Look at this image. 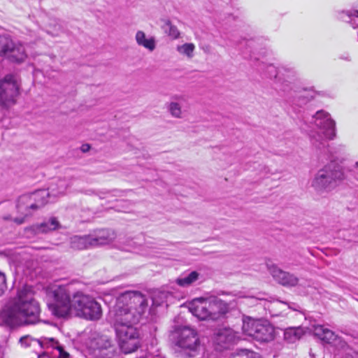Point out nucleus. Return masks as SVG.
Instances as JSON below:
<instances>
[{"label": "nucleus", "mask_w": 358, "mask_h": 358, "mask_svg": "<svg viewBox=\"0 0 358 358\" xmlns=\"http://www.w3.org/2000/svg\"><path fill=\"white\" fill-rule=\"evenodd\" d=\"M147 308L145 296L138 291H127L117 299L110 314L120 348L124 354L134 352L140 345L139 333L134 324L139 322Z\"/></svg>", "instance_id": "nucleus-1"}, {"label": "nucleus", "mask_w": 358, "mask_h": 358, "mask_svg": "<svg viewBox=\"0 0 358 358\" xmlns=\"http://www.w3.org/2000/svg\"><path fill=\"white\" fill-rule=\"evenodd\" d=\"M54 302L48 303L49 310L58 317H64L73 308L77 315L90 320H97L102 315L101 305L92 296L81 292L71 297L69 285H60L52 291Z\"/></svg>", "instance_id": "nucleus-2"}, {"label": "nucleus", "mask_w": 358, "mask_h": 358, "mask_svg": "<svg viewBox=\"0 0 358 358\" xmlns=\"http://www.w3.org/2000/svg\"><path fill=\"white\" fill-rule=\"evenodd\" d=\"M40 312L39 303L34 298L31 287L24 286L18 290L13 304L0 313V322L10 327L36 324L39 321Z\"/></svg>", "instance_id": "nucleus-3"}, {"label": "nucleus", "mask_w": 358, "mask_h": 358, "mask_svg": "<svg viewBox=\"0 0 358 358\" xmlns=\"http://www.w3.org/2000/svg\"><path fill=\"white\" fill-rule=\"evenodd\" d=\"M344 178L343 167L332 161L317 172L311 182V186L319 194L329 192Z\"/></svg>", "instance_id": "nucleus-4"}, {"label": "nucleus", "mask_w": 358, "mask_h": 358, "mask_svg": "<svg viewBox=\"0 0 358 358\" xmlns=\"http://www.w3.org/2000/svg\"><path fill=\"white\" fill-rule=\"evenodd\" d=\"M189 310L200 320H216L229 311V307L227 303L217 298L196 299L189 304Z\"/></svg>", "instance_id": "nucleus-5"}, {"label": "nucleus", "mask_w": 358, "mask_h": 358, "mask_svg": "<svg viewBox=\"0 0 358 358\" xmlns=\"http://www.w3.org/2000/svg\"><path fill=\"white\" fill-rule=\"evenodd\" d=\"M174 344L187 357H195L200 352L201 343L197 331L188 326L178 327L173 333Z\"/></svg>", "instance_id": "nucleus-6"}, {"label": "nucleus", "mask_w": 358, "mask_h": 358, "mask_svg": "<svg viewBox=\"0 0 358 358\" xmlns=\"http://www.w3.org/2000/svg\"><path fill=\"white\" fill-rule=\"evenodd\" d=\"M243 333L260 343H268L275 338L273 327L266 320L250 317L243 320Z\"/></svg>", "instance_id": "nucleus-7"}, {"label": "nucleus", "mask_w": 358, "mask_h": 358, "mask_svg": "<svg viewBox=\"0 0 358 358\" xmlns=\"http://www.w3.org/2000/svg\"><path fill=\"white\" fill-rule=\"evenodd\" d=\"M48 193L44 189L22 194L17 201V210L25 217L31 215V210H37L48 203Z\"/></svg>", "instance_id": "nucleus-8"}, {"label": "nucleus", "mask_w": 358, "mask_h": 358, "mask_svg": "<svg viewBox=\"0 0 358 358\" xmlns=\"http://www.w3.org/2000/svg\"><path fill=\"white\" fill-rule=\"evenodd\" d=\"M0 56L10 62L21 64L27 59V54L21 42L13 40L9 35H0Z\"/></svg>", "instance_id": "nucleus-9"}, {"label": "nucleus", "mask_w": 358, "mask_h": 358, "mask_svg": "<svg viewBox=\"0 0 358 358\" xmlns=\"http://www.w3.org/2000/svg\"><path fill=\"white\" fill-rule=\"evenodd\" d=\"M305 122L318 129L325 139L331 140L336 136V123L330 114L324 110H318L310 120H305Z\"/></svg>", "instance_id": "nucleus-10"}, {"label": "nucleus", "mask_w": 358, "mask_h": 358, "mask_svg": "<svg viewBox=\"0 0 358 358\" xmlns=\"http://www.w3.org/2000/svg\"><path fill=\"white\" fill-rule=\"evenodd\" d=\"M19 87L12 75H7L0 80V105L9 108L16 102Z\"/></svg>", "instance_id": "nucleus-11"}, {"label": "nucleus", "mask_w": 358, "mask_h": 358, "mask_svg": "<svg viewBox=\"0 0 358 358\" xmlns=\"http://www.w3.org/2000/svg\"><path fill=\"white\" fill-rule=\"evenodd\" d=\"M276 87L279 93L285 96L289 103L301 106L310 101L308 97L298 94L294 90V84L290 81L278 78Z\"/></svg>", "instance_id": "nucleus-12"}, {"label": "nucleus", "mask_w": 358, "mask_h": 358, "mask_svg": "<svg viewBox=\"0 0 358 358\" xmlns=\"http://www.w3.org/2000/svg\"><path fill=\"white\" fill-rule=\"evenodd\" d=\"M238 336L231 328H223L215 334L213 342L215 348L218 351L228 349L236 341Z\"/></svg>", "instance_id": "nucleus-13"}, {"label": "nucleus", "mask_w": 358, "mask_h": 358, "mask_svg": "<svg viewBox=\"0 0 358 358\" xmlns=\"http://www.w3.org/2000/svg\"><path fill=\"white\" fill-rule=\"evenodd\" d=\"M92 246H100L112 243L117 237L116 233L111 229H100L90 234Z\"/></svg>", "instance_id": "nucleus-14"}, {"label": "nucleus", "mask_w": 358, "mask_h": 358, "mask_svg": "<svg viewBox=\"0 0 358 358\" xmlns=\"http://www.w3.org/2000/svg\"><path fill=\"white\" fill-rule=\"evenodd\" d=\"M273 278L280 284L285 287H294L299 282V278L294 274L284 271L276 266L270 269Z\"/></svg>", "instance_id": "nucleus-15"}, {"label": "nucleus", "mask_w": 358, "mask_h": 358, "mask_svg": "<svg viewBox=\"0 0 358 358\" xmlns=\"http://www.w3.org/2000/svg\"><path fill=\"white\" fill-rule=\"evenodd\" d=\"M37 345H40L41 348L43 349H48L49 348L57 349L59 352L58 358H69V354L66 352L59 342L53 338L41 337L37 338Z\"/></svg>", "instance_id": "nucleus-16"}, {"label": "nucleus", "mask_w": 358, "mask_h": 358, "mask_svg": "<svg viewBox=\"0 0 358 358\" xmlns=\"http://www.w3.org/2000/svg\"><path fill=\"white\" fill-rule=\"evenodd\" d=\"M71 186V182L65 179H59L56 183H52L48 187L47 193L49 196H57L64 195L66 190Z\"/></svg>", "instance_id": "nucleus-17"}, {"label": "nucleus", "mask_w": 358, "mask_h": 358, "mask_svg": "<svg viewBox=\"0 0 358 358\" xmlns=\"http://www.w3.org/2000/svg\"><path fill=\"white\" fill-rule=\"evenodd\" d=\"M135 39L139 46H142L150 52H152L156 48L155 37L146 38L145 34L143 31H138L136 32Z\"/></svg>", "instance_id": "nucleus-18"}, {"label": "nucleus", "mask_w": 358, "mask_h": 358, "mask_svg": "<svg viewBox=\"0 0 358 358\" xmlns=\"http://www.w3.org/2000/svg\"><path fill=\"white\" fill-rule=\"evenodd\" d=\"M70 245L74 250H84L93 247L91 236L86 235L83 236H75L71 238Z\"/></svg>", "instance_id": "nucleus-19"}, {"label": "nucleus", "mask_w": 358, "mask_h": 358, "mask_svg": "<svg viewBox=\"0 0 358 358\" xmlns=\"http://www.w3.org/2000/svg\"><path fill=\"white\" fill-rule=\"evenodd\" d=\"M36 233H48L56 230L60 227V224L56 217H51L48 221H45L34 227Z\"/></svg>", "instance_id": "nucleus-20"}, {"label": "nucleus", "mask_w": 358, "mask_h": 358, "mask_svg": "<svg viewBox=\"0 0 358 358\" xmlns=\"http://www.w3.org/2000/svg\"><path fill=\"white\" fill-rule=\"evenodd\" d=\"M314 334L327 343H333L337 338L334 331L321 325L315 327Z\"/></svg>", "instance_id": "nucleus-21"}, {"label": "nucleus", "mask_w": 358, "mask_h": 358, "mask_svg": "<svg viewBox=\"0 0 358 358\" xmlns=\"http://www.w3.org/2000/svg\"><path fill=\"white\" fill-rule=\"evenodd\" d=\"M304 334L303 329L299 327H289L285 330L284 332V338L285 340L289 343H293L296 341L299 340L303 335Z\"/></svg>", "instance_id": "nucleus-22"}, {"label": "nucleus", "mask_w": 358, "mask_h": 358, "mask_svg": "<svg viewBox=\"0 0 358 358\" xmlns=\"http://www.w3.org/2000/svg\"><path fill=\"white\" fill-rule=\"evenodd\" d=\"M200 274L197 271H192L187 275H182L176 280V282L180 287H187L195 282Z\"/></svg>", "instance_id": "nucleus-23"}, {"label": "nucleus", "mask_w": 358, "mask_h": 358, "mask_svg": "<svg viewBox=\"0 0 358 358\" xmlns=\"http://www.w3.org/2000/svg\"><path fill=\"white\" fill-rule=\"evenodd\" d=\"M166 108L173 117L180 119L182 117L181 105L177 101H171L166 103Z\"/></svg>", "instance_id": "nucleus-24"}, {"label": "nucleus", "mask_w": 358, "mask_h": 358, "mask_svg": "<svg viewBox=\"0 0 358 358\" xmlns=\"http://www.w3.org/2000/svg\"><path fill=\"white\" fill-rule=\"evenodd\" d=\"M164 29L168 35L173 38H178L180 36V31L178 28L173 25L169 20H164Z\"/></svg>", "instance_id": "nucleus-25"}, {"label": "nucleus", "mask_w": 358, "mask_h": 358, "mask_svg": "<svg viewBox=\"0 0 358 358\" xmlns=\"http://www.w3.org/2000/svg\"><path fill=\"white\" fill-rule=\"evenodd\" d=\"M99 358H120V355L115 348H110L99 350Z\"/></svg>", "instance_id": "nucleus-26"}, {"label": "nucleus", "mask_w": 358, "mask_h": 358, "mask_svg": "<svg viewBox=\"0 0 358 358\" xmlns=\"http://www.w3.org/2000/svg\"><path fill=\"white\" fill-rule=\"evenodd\" d=\"M231 358H262V356L255 352L246 349L241 350L236 354L233 355Z\"/></svg>", "instance_id": "nucleus-27"}, {"label": "nucleus", "mask_w": 358, "mask_h": 358, "mask_svg": "<svg viewBox=\"0 0 358 358\" xmlns=\"http://www.w3.org/2000/svg\"><path fill=\"white\" fill-rule=\"evenodd\" d=\"M195 46L193 43H185L182 45H178L177 47V50L189 58H192L193 57V52L194 50Z\"/></svg>", "instance_id": "nucleus-28"}, {"label": "nucleus", "mask_w": 358, "mask_h": 358, "mask_svg": "<svg viewBox=\"0 0 358 358\" xmlns=\"http://www.w3.org/2000/svg\"><path fill=\"white\" fill-rule=\"evenodd\" d=\"M111 340L107 338L106 336H101L98 341H97V345L99 348V350L103 349H109L110 348H115L111 345Z\"/></svg>", "instance_id": "nucleus-29"}, {"label": "nucleus", "mask_w": 358, "mask_h": 358, "mask_svg": "<svg viewBox=\"0 0 358 358\" xmlns=\"http://www.w3.org/2000/svg\"><path fill=\"white\" fill-rule=\"evenodd\" d=\"M20 342L22 345H24L25 347H29V346H32V345L34 346V345H37V338H34L29 336H26L22 337L20 339Z\"/></svg>", "instance_id": "nucleus-30"}, {"label": "nucleus", "mask_w": 358, "mask_h": 358, "mask_svg": "<svg viewBox=\"0 0 358 358\" xmlns=\"http://www.w3.org/2000/svg\"><path fill=\"white\" fill-rule=\"evenodd\" d=\"M347 15L350 18L349 22L352 24V27L355 28L357 26H358V10H355L352 11H348Z\"/></svg>", "instance_id": "nucleus-31"}, {"label": "nucleus", "mask_w": 358, "mask_h": 358, "mask_svg": "<svg viewBox=\"0 0 358 358\" xmlns=\"http://www.w3.org/2000/svg\"><path fill=\"white\" fill-rule=\"evenodd\" d=\"M317 136H318V139L315 136H313L311 137V141H312V143L313 145H315L317 148L320 149L321 148L320 145H322V147H324L326 141H324L323 138L321 137L319 134H317Z\"/></svg>", "instance_id": "nucleus-32"}, {"label": "nucleus", "mask_w": 358, "mask_h": 358, "mask_svg": "<svg viewBox=\"0 0 358 358\" xmlns=\"http://www.w3.org/2000/svg\"><path fill=\"white\" fill-rule=\"evenodd\" d=\"M6 278L3 273L0 272V296L3 294L6 289Z\"/></svg>", "instance_id": "nucleus-33"}, {"label": "nucleus", "mask_w": 358, "mask_h": 358, "mask_svg": "<svg viewBox=\"0 0 358 358\" xmlns=\"http://www.w3.org/2000/svg\"><path fill=\"white\" fill-rule=\"evenodd\" d=\"M266 72L269 78H277L278 72L277 69L273 65H268L266 68Z\"/></svg>", "instance_id": "nucleus-34"}, {"label": "nucleus", "mask_w": 358, "mask_h": 358, "mask_svg": "<svg viewBox=\"0 0 358 358\" xmlns=\"http://www.w3.org/2000/svg\"><path fill=\"white\" fill-rule=\"evenodd\" d=\"M122 191L118 190V189H113V190H107L106 192H100V194H99L100 199H104L103 196H102V194H110L111 193L113 196H122Z\"/></svg>", "instance_id": "nucleus-35"}, {"label": "nucleus", "mask_w": 358, "mask_h": 358, "mask_svg": "<svg viewBox=\"0 0 358 358\" xmlns=\"http://www.w3.org/2000/svg\"><path fill=\"white\" fill-rule=\"evenodd\" d=\"M280 305H283V306H285L287 305V303L285 302V301H278L277 300L276 301H273L272 303H270L269 306H268V310L272 312V310L276 308L277 306H280Z\"/></svg>", "instance_id": "nucleus-36"}, {"label": "nucleus", "mask_w": 358, "mask_h": 358, "mask_svg": "<svg viewBox=\"0 0 358 358\" xmlns=\"http://www.w3.org/2000/svg\"><path fill=\"white\" fill-rule=\"evenodd\" d=\"M25 216L24 217H16L14 219V222L17 224H22L24 222Z\"/></svg>", "instance_id": "nucleus-37"}, {"label": "nucleus", "mask_w": 358, "mask_h": 358, "mask_svg": "<svg viewBox=\"0 0 358 358\" xmlns=\"http://www.w3.org/2000/svg\"><path fill=\"white\" fill-rule=\"evenodd\" d=\"M90 145H88V144L83 145V146H82V151L83 152H87L90 150Z\"/></svg>", "instance_id": "nucleus-38"}, {"label": "nucleus", "mask_w": 358, "mask_h": 358, "mask_svg": "<svg viewBox=\"0 0 358 358\" xmlns=\"http://www.w3.org/2000/svg\"><path fill=\"white\" fill-rule=\"evenodd\" d=\"M258 299L259 300H264V299H266L263 296H260V297H257Z\"/></svg>", "instance_id": "nucleus-39"}, {"label": "nucleus", "mask_w": 358, "mask_h": 358, "mask_svg": "<svg viewBox=\"0 0 358 358\" xmlns=\"http://www.w3.org/2000/svg\"><path fill=\"white\" fill-rule=\"evenodd\" d=\"M355 167H356V168H358V162H357L355 163Z\"/></svg>", "instance_id": "nucleus-40"}, {"label": "nucleus", "mask_w": 358, "mask_h": 358, "mask_svg": "<svg viewBox=\"0 0 358 358\" xmlns=\"http://www.w3.org/2000/svg\"><path fill=\"white\" fill-rule=\"evenodd\" d=\"M89 192H88V194H90V192H92V190H90Z\"/></svg>", "instance_id": "nucleus-41"}, {"label": "nucleus", "mask_w": 358, "mask_h": 358, "mask_svg": "<svg viewBox=\"0 0 358 358\" xmlns=\"http://www.w3.org/2000/svg\"><path fill=\"white\" fill-rule=\"evenodd\" d=\"M89 192H88V194H90V192H92V190H90Z\"/></svg>", "instance_id": "nucleus-42"}, {"label": "nucleus", "mask_w": 358, "mask_h": 358, "mask_svg": "<svg viewBox=\"0 0 358 358\" xmlns=\"http://www.w3.org/2000/svg\"><path fill=\"white\" fill-rule=\"evenodd\" d=\"M70 357V356L69 357V358Z\"/></svg>", "instance_id": "nucleus-43"}, {"label": "nucleus", "mask_w": 358, "mask_h": 358, "mask_svg": "<svg viewBox=\"0 0 358 358\" xmlns=\"http://www.w3.org/2000/svg\"><path fill=\"white\" fill-rule=\"evenodd\" d=\"M357 180H358V178H357Z\"/></svg>", "instance_id": "nucleus-44"}]
</instances>
